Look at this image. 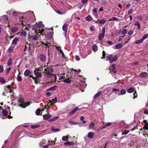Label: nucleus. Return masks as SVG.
<instances>
[{
    "mask_svg": "<svg viewBox=\"0 0 148 148\" xmlns=\"http://www.w3.org/2000/svg\"><path fill=\"white\" fill-rule=\"evenodd\" d=\"M20 14V13H19L17 12H13L12 13V15L14 17H17L19 15L18 17L19 18V21H21V24L23 25V26H25V25H24L23 23V22H24L25 21L23 20L24 17L23 16H22L21 18V16L20 17V15L19 14Z\"/></svg>",
    "mask_w": 148,
    "mask_h": 148,
    "instance_id": "5",
    "label": "nucleus"
},
{
    "mask_svg": "<svg viewBox=\"0 0 148 148\" xmlns=\"http://www.w3.org/2000/svg\"><path fill=\"white\" fill-rule=\"evenodd\" d=\"M43 117L44 119L47 120L51 118V115L49 114H46L43 116Z\"/></svg>",
    "mask_w": 148,
    "mask_h": 148,
    "instance_id": "15",
    "label": "nucleus"
},
{
    "mask_svg": "<svg viewBox=\"0 0 148 148\" xmlns=\"http://www.w3.org/2000/svg\"><path fill=\"white\" fill-rule=\"evenodd\" d=\"M7 88L9 90L10 92H12V89L11 88V87L10 86V85H8L7 86Z\"/></svg>",
    "mask_w": 148,
    "mask_h": 148,
    "instance_id": "62",
    "label": "nucleus"
},
{
    "mask_svg": "<svg viewBox=\"0 0 148 148\" xmlns=\"http://www.w3.org/2000/svg\"><path fill=\"white\" fill-rule=\"evenodd\" d=\"M105 35L102 34L101 33H100L99 35L98 38L100 41H101L103 38H104Z\"/></svg>",
    "mask_w": 148,
    "mask_h": 148,
    "instance_id": "23",
    "label": "nucleus"
},
{
    "mask_svg": "<svg viewBox=\"0 0 148 148\" xmlns=\"http://www.w3.org/2000/svg\"><path fill=\"white\" fill-rule=\"evenodd\" d=\"M94 135L93 132H90L88 134V137L89 138H91L93 137Z\"/></svg>",
    "mask_w": 148,
    "mask_h": 148,
    "instance_id": "16",
    "label": "nucleus"
},
{
    "mask_svg": "<svg viewBox=\"0 0 148 148\" xmlns=\"http://www.w3.org/2000/svg\"><path fill=\"white\" fill-rule=\"evenodd\" d=\"M45 73H53L54 71V70L52 68L47 67L44 69Z\"/></svg>",
    "mask_w": 148,
    "mask_h": 148,
    "instance_id": "6",
    "label": "nucleus"
},
{
    "mask_svg": "<svg viewBox=\"0 0 148 148\" xmlns=\"http://www.w3.org/2000/svg\"><path fill=\"white\" fill-rule=\"evenodd\" d=\"M118 19H119L115 17H113L111 19H110V20H110V21H111V20L117 21V20H118Z\"/></svg>",
    "mask_w": 148,
    "mask_h": 148,
    "instance_id": "58",
    "label": "nucleus"
},
{
    "mask_svg": "<svg viewBox=\"0 0 148 148\" xmlns=\"http://www.w3.org/2000/svg\"><path fill=\"white\" fill-rule=\"evenodd\" d=\"M127 32V30L126 29H124L122 30V34H125Z\"/></svg>",
    "mask_w": 148,
    "mask_h": 148,
    "instance_id": "56",
    "label": "nucleus"
},
{
    "mask_svg": "<svg viewBox=\"0 0 148 148\" xmlns=\"http://www.w3.org/2000/svg\"><path fill=\"white\" fill-rule=\"evenodd\" d=\"M143 129L145 130H148V123L145 124Z\"/></svg>",
    "mask_w": 148,
    "mask_h": 148,
    "instance_id": "44",
    "label": "nucleus"
},
{
    "mask_svg": "<svg viewBox=\"0 0 148 148\" xmlns=\"http://www.w3.org/2000/svg\"><path fill=\"white\" fill-rule=\"evenodd\" d=\"M68 122L69 123L72 124V125H77V123L76 122L72 121L70 120H68Z\"/></svg>",
    "mask_w": 148,
    "mask_h": 148,
    "instance_id": "37",
    "label": "nucleus"
},
{
    "mask_svg": "<svg viewBox=\"0 0 148 148\" xmlns=\"http://www.w3.org/2000/svg\"><path fill=\"white\" fill-rule=\"evenodd\" d=\"M111 123H108L102 128V129H105L106 127L110 126L111 125Z\"/></svg>",
    "mask_w": 148,
    "mask_h": 148,
    "instance_id": "46",
    "label": "nucleus"
},
{
    "mask_svg": "<svg viewBox=\"0 0 148 148\" xmlns=\"http://www.w3.org/2000/svg\"><path fill=\"white\" fill-rule=\"evenodd\" d=\"M18 40V38H14L12 42V44L16 45L17 43V41Z\"/></svg>",
    "mask_w": 148,
    "mask_h": 148,
    "instance_id": "22",
    "label": "nucleus"
},
{
    "mask_svg": "<svg viewBox=\"0 0 148 148\" xmlns=\"http://www.w3.org/2000/svg\"><path fill=\"white\" fill-rule=\"evenodd\" d=\"M31 73L29 70L26 69L24 72V75L26 77H27Z\"/></svg>",
    "mask_w": 148,
    "mask_h": 148,
    "instance_id": "14",
    "label": "nucleus"
},
{
    "mask_svg": "<svg viewBox=\"0 0 148 148\" xmlns=\"http://www.w3.org/2000/svg\"><path fill=\"white\" fill-rule=\"evenodd\" d=\"M133 96L134 97H133V98L134 99L135 98H136L137 97V92H136V90L135 91V92L133 94Z\"/></svg>",
    "mask_w": 148,
    "mask_h": 148,
    "instance_id": "51",
    "label": "nucleus"
},
{
    "mask_svg": "<svg viewBox=\"0 0 148 148\" xmlns=\"http://www.w3.org/2000/svg\"><path fill=\"white\" fill-rule=\"evenodd\" d=\"M134 25L137 27V29L138 30L140 29V25L139 22L137 21L134 24Z\"/></svg>",
    "mask_w": 148,
    "mask_h": 148,
    "instance_id": "17",
    "label": "nucleus"
},
{
    "mask_svg": "<svg viewBox=\"0 0 148 148\" xmlns=\"http://www.w3.org/2000/svg\"><path fill=\"white\" fill-rule=\"evenodd\" d=\"M117 59V55H115L114 57L112 55H110L106 57V60H110L109 62L110 63L114 62H116Z\"/></svg>",
    "mask_w": 148,
    "mask_h": 148,
    "instance_id": "4",
    "label": "nucleus"
},
{
    "mask_svg": "<svg viewBox=\"0 0 148 148\" xmlns=\"http://www.w3.org/2000/svg\"><path fill=\"white\" fill-rule=\"evenodd\" d=\"M22 77L21 76L18 75L17 77V80L19 82H21L22 81Z\"/></svg>",
    "mask_w": 148,
    "mask_h": 148,
    "instance_id": "39",
    "label": "nucleus"
},
{
    "mask_svg": "<svg viewBox=\"0 0 148 148\" xmlns=\"http://www.w3.org/2000/svg\"><path fill=\"white\" fill-rule=\"evenodd\" d=\"M24 99L23 98L20 97L18 100V102L19 103H20L19 106L20 107L24 108L29 105H30V103L29 102L24 103Z\"/></svg>",
    "mask_w": 148,
    "mask_h": 148,
    "instance_id": "3",
    "label": "nucleus"
},
{
    "mask_svg": "<svg viewBox=\"0 0 148 148\" xmlns=\"http://www.w3.org/2000/svg\"><path fill=\"white\" fill-rule=\"evenodd\" d=\"M12 63V60L11 58L9 59L8 61L7 64L9 66H10L11 65Z\"/></svg>",
    "mask_w": 148,
    "mask_h": 148,
    "instance_id": "47",
    "label": "nucleus"
},
{
    "mask_svg": "<svg viewBox=\"0 0 148 148\" xmlns=\"http://www.w3.org/2000/svg\"><path fill=\"white\" fill-rule=\"evenodd\" d=\"M0 82L3 83H5L6 82L5 79L1 77L0 78Z\"/></svg>",
    "mask_w": 148,
    "mask_h": 148,
    "instance_id": "52",
    "label": "nucleus"
},
{
    "mask_svg": "<svg viewBox=\"0 0 148 148\" xmlns=\"http://www.w3.org/2000/svg\"><path fill=\"white\" fill-rule=\"evenodd\" d=\"M56 49L60 53H63V52L61 49L60 47L58 46H56Z\"/></svg>",
    "mask_w": 148,
    "mask_h": 148,
    "instance_id": "42",
    "label": "nucleus"
},
{
    "mask_svg": "<svg viewBox=\"0 0 148 148\" xmlns=\"http://www.w3.org/2000/svg\"><path fill=\"white\" fill-rule=\"evenodd\" d=\"M64 145L66 146H70L74 144V142L73 141L66 142L64 143Z\"/></svg>",
    "mask_w": 148,
    "mask_h": 148,
    "instance_id": "12",
    "label": "nucleus"
},
{
    "mask_svg": "<svg viewBox=\"0 0 148 148\" xmlns=\"http://www.w3.org/2000/svg\"><path fill=\"white\" fill-rule=\"evenodd\" d=\"M68 137L67 136H64L62 138V140L63 141H66L68 140Z\"/></svg>",
    "mask_w": 148,
    "mask_h": 148,
    "instance_id": "40",
    "label": "nucleus"
},
{
    "mask_svg": "<svg viewBox=\"0 0 148 148\" xmlns=\"http://www.w3.org/2000/svg\"><path fill=\"white\" fill-rule=\"evenodd\" d=\"M93 14L94 15V16H95L96 18H97L98 17L99 15L97 12L94 13Z\"/></svg>",
    "mask_w": 148,
    "mask_h": 148,
    "instance_id": "61",
    "label": "nucleus"
},
{
    "mask_svg": "<svg viewBox=\"0 0 148 148\" xmlns=\"http://www.w3.org/2000/svg\"><path fill=\"white\" fill-rule=\"evenodd\" d=\"M51 73H49L45 74H46V76L47 77L49 78H51L52 77H54L55 79V81H56L57 78L56 77L55 75Z\"/></svg>",
    "mask_w": 148,
    "mask_h": 148,
    "instance_id": "9",
    "label": "nucleus"
},
{
    "mask_svg": "<svg viewBox=\"0 0 148 148\" xmlns=\"http://www.w3.org/2000/svg\"><path fill=\"white\" fill-rule=\"evenodd\" d=\"M49 102L48 103L47 105H48L49 107H50L51 106L53 103L51 102V100H49Z\"/></svg>",
    "mask_w": 148,
    "mask_h": 148,
    "instance_id": "60",
    "label": "nucleus"
},
{
    "mask_svg": "<svg viewBox=\"0 0 148 148\" xmlns=\"http://www.w3.org/2000/svg\"><path fill=\"white\" fill-rule=\"evenodd\" d=\"M34 73L35 75L37 76L38 78L39 77H42V74L40 72L37 71L36 70H35L34 72Z\"/></svg>",
    "mask_w": 148,
    "mask_h": 148,
    "instance_id": "10",
    "label": "nucleus"
},
{
    "mask_svg": "<svg viewBox=\"0 0 148 148\" xmlns=\"http://www.w3.org/2000/svg\"><path fill=\"white\" fill-rule=\"evenodd\" d=\"M106 22V21L104 19H102L101 20L99 21V23L102 24L103 25Z\"/></svg>",
    "mask_w": 148,
    "mask_h": 148,
    "instance_id": "34",
    "label": "nucleus"
},
{
    "mask_svg": "<svg viewBox=\"0 0 148 148\" xmlns=\"http://www.w3.org/2000/svg\"><path fill=\"white\" fill-rule=\"evenodd\" d=\"M40 126V125H33L31 126V128L32 129H35L38 128Z\"/></svg>",
    "mask_w": 148,
    "mask_h": 148,
    "instance_id": "43",
    "label": "nucleus"
},
{
    "mask_svg": "<svg viewBox=\"0 0 148 148\" xmlns=\"http://www.w3.org/2000/svg\"><path fill=\"white\" fill-rule=\"evenodd\" d=\"M40 110L39 109H38L36 110V114L37 115H39L40 114Z\"/></svg>",
    "mask_w": 148,
    "mask_h": 148,
    "instance_id": "49",
    "label": "nucleus"
},
{
    "mask_svg": "<svg viewBox=\"0 0 148 148\" xmlns=\"http://www.w3.org/2000/svg\"><path fill=\"white\" fill-rule=\"evenodd\" d=\"M79 109V108L78 107H76L74 109L72 110V111H71L69 114V116H71L73 114L76 113L77 111Z\"/></svg>",
    "mask_w": 148,
    "mask_h": 148,
    "instance_id": "7",
    "label": "nucleus"
},
{
    "mask_svg": "<svg viewBox=\"0 0 148 148\" xmlns=\"http://www.w3.org/2000/svg\"><path fill=\"white\" fill-rule=\"evenodd\" d=\"M14 46H11L9 47L8 50V51L9 53H11L12 52V51L14 49Z\"/></svg>",
    "mask_w": 148,
    "mask_h": 148,
    "instance_id": "28",
    "label": "nucleus"
},
{
    "mask_svg": "<svg viewBox=\"0 0 148 148\" xmlns=\"http://www.w3.org/2000/svg\"><path fill=\"white\" fill-rule=\"evenodd\" d=\"M11 69V68L10 67H9L7 69V72L6 73V75L8 74L9 73Z\"/></svg>",
    "mask_w": 148,
    "mask_h": 148,
    "instance_id": "59",
    "label": "nucleus"
},
{
    "mask_svg": "<svg viewBox=\"0 0 148 148\" xmlns=\"http://www.w3.org/2000/svg\"><path fill=\"white\" fill-rule=\"evenodd\" d=\"M86 21H91L93 18L90 15H88L86 18Z\"/></svg>",
    "mask_w": 148,
    "mask_h": 148,
    "instance_id": "26",
    "label": "nucleus"
},
{
    "mask_svg": "<svg viewBox=\"0 0 148 148\" xmlns=\"http://www.w3.org/2000/svg\"><path fill=\"white\" fill-rule=\"evenodd\" d=\"M51 100V102L52 103L53 102V103H56L57 101V99L56 97H55L54 98L52 99H51L50 100Z\"/></svg>",
    "mask_w": 148,
    "mask_h": 148,
    "instance_id": "41",
    "label": "nucleus"
},
{
    "mask_svg": "<svg viewBox=\"0 0 148 148\" xmlns=\"http://www.w3.org/2000/svg\"><path fill=\"white\" fill-rule=\"evenodd\" d=\"M106 28L105 27H103L102 28V33H101L103 35H105V32Z\"/></svg>",
    "mask_w": 148,
    "mask_h": 148,
    "instance_id": "55",
    "label": "nucleus"
},
{
    "mask_svg": "<svg viewBox=\"0 0 148 148\" xmlns=\"http://www.w3.org/2000/svg\"><path fill=\"white\" fill-rule=\"evenodd\" d=\"M51 130L52 132H56L60 130V129H55L53 127H52Z\"/></svg>",
    "mask_w": 148,
    "mask_h": 148,
    "instance_id": "45",
    "label": "nucleus"
},
{
    "mask_svg": "<svg viewBox=\"0 0 148 148\" xmlns=\"http://www.w3.org/2000/svg\"><path fill=\"white\" fill-rule=\"evenodd\" d=\"M53 35L51 32L48 33L47 35V38L48 39H51Z\"/></svg>",
    "mask_w": 148,
    "mask_h": 148,
    "instance_id": "25",
    "label": "nucleus"
},
{
    "mask_svg": "<svg viewBox=\"0 0 148 148\" xmlns=\"http://www.w3.org/2000/svg\"><path fill=\"white\" fill-rule=\"evenodd\" d=\"M95 127V124L93 122H92L89 124V128L92 129Z\"/></svg>",
    "mask_w": 148,
    "mask_h": 148,
    "instance_id": "38",
    "label": "nucleus"
},
{
    "mask_svg": "<svg viewBox=\"0 0 148 148\" xmlns=\"http://www.w3.org/2000/svg\"><path fill=\"white\" fill-rule=\"evenodd\" d=\"M129 131L128 130H125L122 133V135H126L129 132Z\"/></svg>",
    "mask_w": 148,
    "mask_h": 148,
    "instance_id": "50",
    "label": "nucleus"
},
{
    "mask_svg": "<svg viewBox=\"0 0 148 148\" xmlns=\"http://www.w3.org/2000/svg\"><path fill=\"white\" fill-rule=\"evenodd\" d=\"M4 70L2 66L0 65V73H2Z\"/></svg>",
    "mask_w": 148,
    "mask_h": 148,
    "instance_id": "57",
    "label": "nucleus"
},
{
    "mask_svg": "<svg viewBox=\"0 0 148 148\" xmlns=\"http://www.w3.org/2000/svg\"><path fill=\"white\" fill-rule=\"evenodd\" d=\"M120 93L121 95H123L126 93V91L125 89H123L121 90Z\"/></svg>",
    "mask_w": 148,
    "mask_h": 148,
    "instance_id": "48",
    "label": "nucleus"
},
{
    "mask_svg": "<svg viewBox=\"0 0 148 148\" xmlns=\"http://www.w3.org/2000/svg\"><path fill=\"white\" fill-rule=\"evenodd\" d=\"M122 47V45L121 43L116 44L115 45V48L116 49H119Z\"/></svg>",
    "mask_w": 148,
    "mask_h": 148,
    "instance_id": "27",
    "label": "nucleus"
},
{
    "mask_svg": "<svg viewBox=\"0 0 148 148\" xmlns=\"http://www.w3.org/2000/svg\"><path fill=\"white\" fill-rule=\"evenodd\" d=\"M40 34V33L35 34V33L33 32H29L28 35V38L30 40H36L38 39V35L39 36Z\"/></svg>",
    "mask_w": 148,
    "mask_h": 148,
    "instance_id": "2",
    "label": "nucleus"
},
{
    "mask_svg": "<svg viewBox=\"0 0 148 148\" xmlns=\"http://www.w3.org/2000/svg\"><path fill=\"white\" fill-rule=\"evenodd\" d=\"M143 40L142 39H140L139 40H136L135 42L136 44H138L140 43H141L143 42Z\"/></svg>",
    "mask_w": 148,
    "mask_h": 148,
    "instance_id": "33",
    "label": "nucleus"
},
{
    "mask_svg": "<svg viewBox=\"0 0 148 148\" xmlns=\"http://www.w3.org/2000/svg\"><path fill=\"white\" fill-rule=\"evenodd\" d=\"M103 55L102 57L101 58L102 59H104L105 58V56H106V53H105V51L103 50L102 52Z\"/></svg>",
    "mask_w": 148,
    "mask_h": 148,
    "instance_id": "53",
    "label": "nucleus"
},
{
    "mask_svg": "<svg viewBox=\"0 0 148 148\" xmlns=\"http://www.w3.org/2000/svg\"><path fill=\"white\" fill-rule=\"evenodd\" d=\"M92 49L94 51H96L98 50V48L97 45H94L92 46Z\"/></svg>",
    "mask_w": 148,
    "mask_h": 148,
    "instance_id": "36",
    "label": "nucleus"
},
{
    "mask_svg": "<svg viewBox=\"0 0 148 148\" xmlns=\"http://www.w3.org/2000/svg\"><path fill=\"white\" fill-rule=\"evenodd\" d=\"M58 118L59 117L58 116H56L49 120V122H53L57 120Z\"/></svg>",
    "mask_w": 148,
    "mask_h": 148,
    "instance_id": "19",
    "label": "nucleus"
},
{
    "mask_svg": "<svg viewBox=\"0 0 148 148\" xmlns=\"http://www.w3.org/2000/svg\"><path fill=\"white\" fill-rule=\"evenodd\" d=\"M135 89V88H130L127 90V92L129 93H132L134 91Z\"/></svg>",
    "mask_w": 148,
    "mask_h": 148,
    "instance_id": "18",
    "label": "nucleus"
},
{
    "mask_svg": "<svg viewBox=\"0 0 148 148\" xmlns=\"http://www.w3.org/2000/svg\"><path fill=\"white\" fill-rule=\"evenodd\" d=\"M101 94V92L99 91L94 96V98L96 99L97 97L99 96Z\"/></svg>",
    "mask_w": 148,
    "mask_h": 148,
    "instance_id": "31",
    "label": "nucleus"
},
{
    "mask_svg": "<svg viewBox=\"0 0 148 148\" xmlns=\"http://www.w3.org/2000/svg\"><path fill=\"white\" fill-rule=\"evenodd\" d=\"M21 34L22 36H25L26 34V32L25 31L24 32V31L23 32H22L21 33Z\"/></svg>",
    "mask_w": 148,
    "mask_h": 148,
    "instance_id": "63",
    "label": "nucleus"
},
{
    "mask_svg": "<svg viewBox=\"0 0 148 148\" xmlns=\"http://www.w3.org/2000/svg\"><path fill=\"white\" fill-rule=\"evenodd\" d=\"M148 76V73L145 72H141L139 75V77L141 78H145Z\"/></svg>",
    "mask_w": 148,
    "mask_h": 148,
    "instance_id": "8",
    "label": "nucleus"
},
{
    "mask_svg": "<svg viewBox=\"0 0 148 148\" xmlns=\"http://www.w3.org/2000/svg\"><path fill=\"white\" fill-rule=\"evenodd\" d=\"M1 19L4 20V21H6L5 22H6V21L8 20V18L6 15H4L2 17Z\"/></svg>",
    "mask_w": 148,
    "mask_h": 148,
    "instance_id": "35",
    "label": "nucleus"
},
{
    "mask_svg": "<svg viewBox=\"0 0 148 148\" xmlns=\"http://www.w3.org/2000/svg\"><path fill=\"white\" fill-rule=\"evenodd\" d=\"M148 37V34H147L145 35L143 37L142 39L144 40L145 39Z\"/></svg>",
    "mask_w": 148,
    "mask_h": 148,
    "instance_id": "54",
    "label": "nucleus"
},
{
    "mask_svg": "<svg viewBox=\"0 0 148 148\" xmlns=\"http://www.w3.org/2000/svg\"><path fill=\"white\" fill-rule=\"evenodd\" d=\"M88 1V0H81V2L83 4L86 3Z\"/></svg>",
    "mask_w": 148,
    "mask_h": 148,
    "instance_id": "64",
    "label": "nucleus"
},
{
    "mask_svg": "<svg viewBox=\"0 0 148 148\" xmlns=\"http://www.w3.org/2000/svg\"><path fill=\"white\" fill-rule=\"evenodd\" d=\"M57 87V86H53L49 88L47 90H55Z\"/></svg>",
    "mask_w": 148,
    "mask_h": 148,
    "instance_id": "32",
    "label": "nucleus"
},
{
    "mask_svg": "<svg viewBox=\"0 0 148 148\" xmlns=\"http://www.w3.org/2000/svg\"><path fill=\"white\" fill-rule=\"evenodd\" d=\"M39 58L40 60L42 62H43L46 60V57L45 56L42 54L40 55Z\"/></svg>",
    "mask_w": 148,
    "mask_h": 148,
    "instance_id": "11",
    "label": "nucleus"
},
{
    "mask_svg": "<svg viewBox=\"0 0 148 148\" xmlns=\"http://www.w3.org/2000/svg\"><path fill=\"white\" fill-rule=\"evenodd\" d=\"M101 2L104 5H108V0H101Z\"/></svg>",
    "mask_w": 148,
    "mask_h": 148,
    "instance_id": "21",
    "label": "nucleus"
},
{
    "mask_svg": "<svg viewBox=\"0 0 148 148\" xmlns=\"http://www.w3.org/2000/svg\"><path fill=\"white\" fill-rule=\"evenodd\" d=\"M37 25L40 29V28H42L44 27V25L42 24V22L41 21L38 22V24H37Z\"/></svg>",
    "mask_w": 148,
    "mask_h": 148,
    "instance_id": "24",
    "label": "nucleus"
},
{
    "mask_svg": "<svg viewBox=\"0 0 148 148\" xmlns=\"http://www.w3.org/2000/svg\"><path fill=\"white\" fill-rule=\"evenodd\" d=\"M68 26V25L66 23H65L63 26L62 29L65 32V33H66L67 32V27Z\"/></svg>",
    "mask_w": 148,
    "mask_h": 148,
    "instance_id": "13",
    "label": "nucleus"
},
{
    "mask_svg": "<svg viewBox=\"0 0 148 148\" xmlns=\"http://www.w3.org/2000/svg\"><path fill=\"white\" fill-rule=\"evenodd\" d=\"M32 29L33 30L30 32H33L35 33V34H38V33H40V34H39V36L42 34L43 32H44V29H40L37 24L33 25Z\"/></svg>",
    "mask_w": 148,
    "mask_h": 148,
    "instance_id": "1",
    "label": "nucleus"
},
{
    "mask_svg": "<svg viewBox=\"0 0 148 148\" xmlns=\"http://www.w3.org/2000/svg\"><path fill=\"white\" fill-rule=\"evenodd\" d=\"M18 27L16 26L12 27L11 29V31L13 33L16 32L18 29Z\"/></svg>",
    "mask_w": 148,
    "mask_h": 148,
    "instance_id": "20",
    "label": "nucleus"
},
{
    "mask_svg": "<svg viewBox=\"0 0 148 148\" xmlns=\"http://www.w3.org/2000/svg\"><path fill=\"white\" fill-rule=\"evenodd\" d=\"M72 81L69 79V78H68L66 79H64L63 80V82L64 83H71Z\"/></svg>",
    "mask_w": 148,
    "mask_h": 148,
    "instance_id": "29",
    "label": "nucleus"
},
{
    "mask_svg": "<svg viewBox=\"0 0 148 148\" xmlns=\"http://www.w3.org/2000/svg\"><path fill=\"white\" fill-rule=\"evenodd\" d=\"M2 113L3 115H4L5 116H6L8 115V112L5 109H3L2 110Z\"/></svg>",
    "mask_w": 148,
    "mask_h": 148,
    "instance_id": "30",
    "label": "nucleus"
}]
</instances>
